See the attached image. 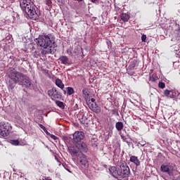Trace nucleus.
Instances as JSON below:
<instances>
[{
	"mask_svg": "<svg viewBox=\"0 0 180 180\" xmlns=\"http://www.w3.org/2000/svg\"><path fill=\"white\" fill-rule=\"evenodd\" d=\"M55 39V37L51 34H43L36 39L37 46L44 47V49L41 51V55L52 53V47H56Z\"/></svg>",
	"mask_w": 180,
	"mask_h": 180,
	"instance_id": "1",
	"label": "nucleus"
},
{
	"mask_svg": "<svg viewBox=\"0 0 180 180\" xmlns=\"http://www.w3.org/2000/svg\"><path fill=\"white\" fill-rule=\"evenodd\" d=\"M9 79V86L11 90L16 86L17 84L26 88H29L32 85V81L30 80V77L24 73H21L17 70L11 72Z\"/></svg>",
	"mask_w": 180,
	"mask_h": 180,
	"instance_id": "2",
	"label": "nucleus"
},
{
	"mask_svg": "<svg viewBox=\"0 0 180 180\" xmlns=\"http://www.w3.org/2000/svg\"><path fill=\"white\" fill-rule=\"evenodd\" d=\"M20 7L25 13H26L30 19L38 20L39 15L36 11V6L30 0H19Z\"/></svg>",
	"mask_w": 180,
	"mask_h": 180,
	"instance_id": "3",
	"label": "nucleus"
},
{
	"mask_svg": "<svg viewBox=\"0 0 180 180\" xmlns=\"http://www.w3.org/2000/svg\"><path fill=\"white\" fill-rule=\"evenodd\" d=\"M82 94H83L84 101H86L89 108H90L92 111L95 112L97 114L100 113L101 112L100 107L94 106V103H90V94H89V89L84 88L82 90Z\"/></svg>",
	"mask_w": 180,
	"mask_h": 180,
	"instance_id": "4",
	"label": "nucleus"
},
{
	"mask_svg": "<svg viewBox=\"0 0 180 180\" xmlns=\"http://www.w3.org/2000/svg\"><path fill=\"white\" fill-rule=\"evenodd\" d=\"M117 166L121 178H127L130 174V169L127 163L122 162L119 163Z\"/></svg>",
	"mask_w": 180,
	"mask_h": 180,
	"instance_id": "5",
	"label": "nucleus"
},
{
	"mask_svg": "<svg viewBox=\"0 0 180 180\" xmlns=\"http://www.w3.org/2000/svg\"><path fill=\"white\" fill-rule=\"evenodd\" d=\"M11 130L12 127L9 123L0 122V135L2 137H8Z\"/></svg>",
	"mask_w": 180,
	"mask_h": 180,
	"instance_id": "6",
	"label": "nucleus"
},
{
	"mask_svg": "<svg viewBox=\"0 0 180 180\" xmlns=\"http://www.w3.org/2000/svg\"><path fill=\"white\" fill-rule=\"evenodd\" d=\"M160 172L162 173H167L169 176H173V172H174V167L172 163H164L160 167Z\"/></svg>",
	"mask_w": 180,
	"mask_h": 180,
	"instance_id": "7",
	"label": "nucleus"
},
{
	"mask_svg": "<svg viewBox=\"0 0 180 180\" xmlns=\"http://www.w3.org/2000/svg\"><path fill=\"white\" fill-rule=\"evenodd\" d=\"M48 96L52 101L60 100L62 97L61 93L58 91L56 87H53L48 91Z\"/></svg>",
	"mask_w": 180,
	"mask_h": 180,
	"instance_id": "8",
	"label": "nucleus"
},
{
	"mask_svg": "<svg viewBox=\"0 0 180 180\" xmlns=\"http://www.w3.org/2000/svg\"><path fill=\"white\" fill-rule=\"evenodd\" d=\"M85 138L84 132L82 131H76L73 134V141L75 143H79Z\"/></svg>",
	"mask_w": 180,
	"mask_h": 180,
	"instance_id": "9",
	"label": "nucleus"
},
{
	"mask_svg": "<svg viewBox=\"0 0 180 180\" xmlns=\"http://www.w3.org/2000/svg\"><path fill=\"white\" fill-rule=\"evenodd\" d=\"M77 160L79 162V164L86 167L89 166V161L86 159V156L83 153H79L77 155Z\"/></svg>",
	"mask_w": 180,
	"mask_h": 180,
	"instance_id": "10",
	"label": "nucleus"
},
{
	"mask_svg": "<svg viewBox=\"0 0 180 180\" xmlns=\"http://www.w3.org/2000/svg\"><path fill=\"white\" fill-rule=\"evenodd\" d=\"M76 148L79 150L80 153H86L89 151V148L85 142L77 143L75 145Z\"/></svg>",
	"mask_w": 180,
	"mask_h": 180,
	"instance_id": "11",
	"label": "nucleus"
},
{
	"mask_svg": "<svg viewBox=\"0 0 180 180\" xmlns=\"http://www.w3.org/2000/svg\"><path fill=\"white\" fill-rule=\"evenodd\" d=\"M109 172H110V175H112L113 177H115L116 179L121 178L118 165L117 166V167H110Z\"/></svg>",
	"mask_w": 180,
	"mask_h": 180,
	"instance_id": "12",
	"label": "nucleus"
},
{
	"mask_svg": "<svg viewBox=\"0 0 180 180\" xmlns=\"http://www.w3.org/2000/svg\"><path fill=\"white\" fill-rule=\"evenodd\" d=\"M130 162H133L136 167L141 165L140 160H139L137 156H131Z\"/></svg>",
	"mask_w": 180,
	"mask_h": 180,
	"instance_id": "13",
	"label": "nucleus"
},
{
	"mask_svg": "<svg viewBox=\"0 0 180 180\" xmlns=\"http://www.w3.org/2000/svg\"><path fill=\"white\" fill-rule=\"evenodd\" d=\"M120 19L123 22H128L130 19V15L128 13H122L120 15Z\"/></svg>",
	"mask_w": 180,
	"mask_h": 180,
	"instance_id": "14",
	"label": "nucleus"
},
{
	"mask_svg": "<svg viewBox=\"0 0 180 180\" xmlns=\"http://www.w3.org/2000/svg\"><path fill=\"white\" fill-rule=\"evenodd\" d=\"M55 84L59 89H61L62 90H63L65 88V84H63V81H61V79H60L59 78H58V79H56V80H55Z\"/></svg>",
	"mask_w": 180,
	"mask_h": 180,
	"instance_id": "15",
	"label": "nucleus"
},
{
	"mask_svg": "<svg viewBox=\"0 0 180 180\" xmlns=\"http://www.w3.org/2000/svg\"><path fill=\"white\" fill-rule=\"evenodd\" d=\"M70 153H71V155H76L79 153V150L77 149V146H70L69 148Z\"/></svg>",
	"mask_w": 180,
	"mask_h": 180,
	"instance_id": "16",
	"label": "nucleus"
},
{
	"mask_svg": "<svg viewBox=\"0 0 180 180\" xmlns=\"http://www.w3.org/2000/svg\"><path fill=\"white\" fill-rule=\"evenodd\" d=\"M115 126L116 127V129L118 131H120L121 130H123V129H124V124H123V122H117Z\"/></svg>",
	"mask_w": 180,
	"mask_h": 180,
	"instance_id": "17",
	"label": "nucleus"
},
{
	"mask_svg": "<svg viewBox=\"0 0 180 180\" xmlns=\"http://www.w3.org/2000/svg\"><path fill=\"white\" fill-rule=\"evenodd\" d=\"M59 61H60L63 65H67L68 63V56H60Z\"/></svg>",
	"mask_w": 180,
	"mask_h": 180,
	"instance_id": "18",
	"label": "nucleus"
},
{
	"mask_svg": "<svg viewBox=\"0 0 180 180\" xmlns=\"http://www.w3.org/2000/svg\"><path fill=\"white\" fill-rule=\"evenodd\" d=\"M136 64H137L136 60H134V61L131 62L129 64V66L128 67V69L130 70H134V68H136Z\"/></svg>",
	"mask_w": 180,
	"mask_h": 180,
	"instance_id": "19",
	"label": "nucleus"
},
{
	"mask_svg": "<svg viewBox=\"0 0 180 180\" xmlns=\"http://www.w3.org/2000/svg\"><path fill=\"white\" fill-rule=\"evenodd\" d=\"M55 104L57 105V106L59 108L65 109V104L63 102H61L60 101L55 100Z\"/></svg>",
	"mask_w": 180,
	"mask_h": 180,
	"instance_id": "20",
	"label": "nucleus"
},
{
	"mask_svg": "<svg viewBox=\"0 0 180 180\" xmlns=\"http://www.w3.org/2000/svg\"><path fill=\"white\" fill-rule=\"evenodd\" d=\"M66 91H67V94L69 96H72L75 93L74 88H72V87H67Z\"/></svg>",
	"mask_w": 180,
	"mask_h": 180,
	"instance_id": "21",
	"label": "nucleus"
},
{
	"mask_svg": "<svg viewBox=\"0 0 180 180\" xmlns=\"http://www.w3.org/2000/svg\"><path fill=\"white\" fill-rule=\"evenodd\" d=\"M9 143L15 146H18L20 143L18 139H11Z\"/></svg>",
	"mask_w": 180,
	"mask_h": 180,
	"instance_id": "22",
	"label": "nucleus"
},
{
	"mask_svg": "<svg viewBox=\"0 0 180 180\" xmlns=\"http://www.w3.org/2000/svg\"><path fill=\"white\" fill-rule=\"evenodd\" d=\"M158 86L160 89H163L166 86V84L162 82H160Z\"/></svg>",
	"mask_w": 180,
	"mask_h": 180,
	"instance_id": "23",
	"label": "nucleus"
},
{
	"mask_svg": "<svg viewBox=\"0 0 180 180\" xmlns=\"http://www.w3.org/2000/svg\"><path fill=\"white\" fill-rule=\"evenodd\" d=\"M49 136H50L51 139H52L54 140V141H57V140L59 139V138L57 137L56 135L51 134V135H49Z\"/></svg>",
	"mask_w": 180,
	"mask_h": 180,
	"instance_id": "24",
	"label": "nucleus"
},
{
	"mask_svg": "<svg viewBox=\"0 0 180 180\" xmlns=\"http://www.w3.org/2000/svg\"><path fill=\"white\" fill-rule=\"evenodd\" d=\"M170 93H171L170 91H169L168 89H166V90H165V91H164V95H165V96L168 97L169 95H170Z\"/></svg>",
	"mask_w": 180,
	"mask_h": 180,
	"instance_id": "25",
	"label": "nucleus"
},
{
	"mask_svg": "<svg viewBox=\"0 0 180 180\" xmlns=\"http://www.w3.org/2000/svg\"><path fill=\"white\" fill-rule=\"evenodd\" d=\"M95 101H96L95 98H90V103L94 105V107H98V105H96Z\"/></svg>",
	"mask_w": 180,
	"mask_h": 180,
	"instance_id": "26",
	"label": "nucleus"
},
{
	"mask_svg": "<svg viewBox=\"0 0 180 180\" xmlns=\"http://www.w3.org/2000/svg\"><path fill=\"white\" fill-rule=\"evenodd\" d=\"M147 37L146 34H142V37H141V40H142V42H146Z\"/></svg>",
	"mask_w": 180,
	"mask_h": 180,
	"instance_id": "27",
	"label": "nucleus"
},
{
	"mask_svg": "<svg viewBox=\"0 0 180 180\" xmlns=\"http://www.w3.org/2000/svg\"><path fill=\"white\" fill-rule=\"evenodd\" d=\"M46 5H48V6L51 7L52 5V1L51 0H46Z\"/></svg>",
	"mask_w": 180,
	"mask_h": 180,
	"instance_id": "28",
	"label": "nucleus"
},
{
	"mask_svg": "<svg viewBox=\"0 0 180 180\" xmlns=\"http://www.w3.org/2000/svg\"><path fill=\"white\" fill-rule=\"evenodd\" d=\"M149 81H150L152 82H155V77H154V76H152V77H149Z\"/></svg>",
	"mask_w": 180,
	"mask_h": 180,
	"instance_id": "29",
	"label": "nucleus"
},
{
	"mask_svg": "<svg viewBox=\"0 0 180 180\" xmlns=\"http://www.w3.org/2000/svg\"><path fill=\"white\" fill-rule=\"evenodd\" d=\"M112 112L113 115H119V112H117V111L116 110H112Z\"/></svg>",
	"mask_w": 180,
	"mask_h": 180,
	"instance_id": "30",
	"label": "nucleus"
},
{
	"mask_svg": "<svg viewBox=\"0 0 180 180\" xmlns=\"http://www.w3.org/2000/svg\"><path fill=\"white\" fill-rule=\"evenodd\" d=\"M39 127H40V128H41V129H43L44 131V130H46V128L43 124H39Z\"/></svg>",
	"mask_w": 180,
	"mask_h": 180,
	"instance_id": "31",
	"label": "nucleus"
},
{
	"mask_svg": "<svg viewBox=\"0 0 180 180\" xmlns=\"http://www.w3.org/2000/svg\"><path fill=\"white\" fill-rule=\"evenodd\" d=\"M121 138H122V141H124V142H125L126 140L127 139V138H126V136H124V135H121Z\"/></svg>",
	"mask_w": 180,
	"mask_h": 180,
	"instance_id": "32",
	"label": "nucleus"
},
{
	"mask_svg": "<svg viewBox=\"0 0 180 180\" xmlns=\"http://www.w3.org/2000/svg\"><path fill=\"white\" fill-rule=\"evenodd\" d=\"M44 131L45 132V134L48 136L51 135V134L50 132H49L46 129L44 130Z\"/></svg>",
	"mask_w": 180,
	"mask_h": 180,
	"instance_id": "33",
	"label": "nucleus"
},
{
	"mask_svg": "<svg viewBox=\"0 0 180 180\" xmlns=\"http://www.w3.org/2000/svg\"><path fill=\"white\" fill-rule=\"evenodd\" d=\"M43 180H52L51 177H44Z\"/></svg>",
	"mask_w": 180,
	"mask_h": 180,
	"instance_id": "34",
	"label": "nucleus"
},
{
	"mask_svg": "<svg viewBox=\"0 0 180 180\" xmlns=\"http://www.w3.org/2000/svg\"><path fill=\"white\" fill-rule=\"evenodd\" d=\"M92 3H95L96 0H91Z\"/></svg>",
	"mask_w": 180,
	"mask_h": 180,
	"instance_id": "35",
	"label": "nucleus"
},
{
	"mask_svg": "<svg viewBox=\"0 0 180 180\" xmlns=\"http://www.w3.org/2000/svg\"><path fill=\"white\" fill-rule=\"evenodd\" d=\"M179 33H180V31H179ZM179 37H180V34H179Z\"/></svg>",
	"mask_w": 180,
	"mask_h": 180,
	"instance_id": "36",
	"label": "nucleus"
}]
</instances>
